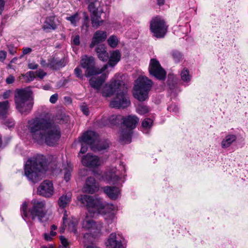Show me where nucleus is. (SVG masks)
<instances>
[{"label": "nucleus", "mask_w": 248, "mask_h": 248, "mask_svg": "<svg viewBox=\"0 0 248 248\" xmlns=\"http://www.w3.org/2000/svg\"><path fill=\"white\" fill-rule=\"evenodd\" d=\"M98 189V186L96 183L95 179L93 177H89L86 181L84 189L85 192L93 193Z\"/></svg>", "instance_id": "obj_22"}, {"label": "nucleus", "mask_w": 248, "mask_h": 248, "mask_svg": "<svg viewBox=\"0 0 248 248\" xmlns=\"http://www.w3.org/2000/svg\"><path fill=\"white\" fill-rule=\"evenodd\" d=\"M123 124L126 127L119 132L120 140L126 143L131 142L132 129L135 128L139 122V119L135 115H129L123 119Z\"/></svg>", "instance_id": "obj_10"}, {"label": "nucleus", "mask_w": 248, "mask_h": 248, "mask_svg": "<svg viewBox=\"0 0 248 248\" xmlns=\"http://www.w3.org/2000/svg\"><path fill=\"white\" fill-rule=\"evenodd\" d=\"M86 248H100L94 245H90L86 246Z\"/></svg>", "instance_id": "obj_59"}, {"label": "nucleus", "mask_w": 248, "mask_h": 248, "mask_svg": "<svg viewBox=\"0 0 248 248\" xmlns=\"http://www.w3.org/2000/svg\"><path fill=\"white\" fill-rule=\"evenodd\" d=\"M108 45L112 48H115L119 42V39L115 35L110 36L107 40Z\"/></svg>", "instance_id": "obj_35"}, {"label": "nucleus", "mask_w": 248, "mask_h": 248, "mask_svg": "<svg viewBox=\"0 0 248 248\" xmlns=\"http://www.w3.org/2000/svg\"><path fill=\"white\" fill-rule=\"evenodd\" d=\"M58 95L57 93H55L52 95L49 99V101L51 103L54 104L58 100Z\"/></svg>", "instance_id": "obj_47"}, {"label": "nucleus", "mask_w": 248, "mask_h": 248, "mask_svg": "<svg viewBox=\"0 0 248 248\" xmlns=\"http://www.w3.org/2000/svg\"><path fill=\"white\" fill-rule=\"evenodd\" d=\"M11 91L9 90H7V91H6L5 92H4L3 94H2V97L3 98V99H7L8 98L11 94Z\"/></svg>", "instance_id": "obj_48"}, {"label": "nucleus", "mask_w": 248, "mask_h": 248, "mask_svg": "<svg viewBox=\"0 0 248 248\" xmlns=\"http://www.w3.org/2000/svg\"><path fill=\"white\" fill-rule=\"evenodd\" d=\"M107 37V33L104 31H97L94 33L91 43L90 47L93 48L95 45L102 43L105 41Z\"/></svg>", "instance_id": "obj_20"}, {"label": "nucleus", "mask_w": 248, "mask_h": 248, "mask_svg": "<svg viewBox=\"0 0 248 248\" xmlns=\"http://www.w3.org/2000/svg\"><path fill=\"white\" fill-rule=\"evenodd\" d=\"M94 59L93 57L85 55L81 58L80 65L82 68L86 69L85 73L86 77L101 74L108 67V65L105 64L101 68H96L94 67Z\"/></svg>", "instance_id": "obj_11"}, {"label": "nucleus", "mask_w": 248, "mask_h": 248, "mask_svg": "<svg viewBox=\"0 0 248 248\" xmlns=\"http://www.w3.org/2000/svg\"><path fill=\"white\" fill-rule=\"evenodd\" d=\"M23 76L27 82L33 81L35 78V73L32 71L27 72Z\"/></svg>", "instance_id": "obj_39"}, {"label": "nucleus", "mask_w": 248, "mask_h": 248, "mask_svg": "<svg viewBox=\"0 0 248 248\" xmlns=\"http://www.w3.org/2000/svg\"><path fill=\"white\" fill-rule=\"evenodd\" d=\"M32 92L29 88L17 89L15 94V104L17 110L22 114L29 113L32 109L33 101Z\"/></svg>", "instance_id": "obj_7"}, {"label": "nucleus", "mask_w": 248, "mask_h": 248, "mask_svg": "<svg viewBox=\"0 0 248 248\" xmlns=\"http://www.w3.org/2000/svg\"><path fill=\"white\" fill-rule=\"evenodd\" d=\"M32 50L31 48L28 47H25L22 48V54L21 57L24 55L30 54L32 52Z\"/></svg>", "instance_id": "obj_45"}, {"label": "nucleus", "mask_w": 248, "mask_h": 248, "mask_svg": "<svg viewBox=\"0 0 248 248\" xmlns=\"http://www.w3.org/2000/svg\"><path fill=\"white\" fill-rule=\"evenodd\" d=\"M150 29L155 36L157 38H162L167 31V26L163 19L157 16L151 21Z\"/></svg>", "instance_id": "obj_14"}, {"label": "nucleus", "mask_w": 248, "mask_h": 248, "mask_svg": "<svg viewBox=\"0 0 248 248\" xmlns=\"http://www.w3.org/2000/svg\"><path fill=\"white\" fill-rule=\"evenodd\" d=\"M157 4L159 5H163L165 2V0H157Z\"/></svg>", "instance_id": "obj_60"}, {"label": "nucleus", "mask_w": 248, "mask_h": 248, "mask_svg": "<svg viewBox=\"0 0 248 248\" xmlns=\"http://www.w3.org/2000/svg\"><path fill=\"white\" fill-rule=\"evenodd\" d=\"M89 212L85 218L82 221V227L86 230H89L90 232L87 233L84 235V243H92L93 241V238L99 236L101 232L102 225L99 222H95L91 217L94 216L93 213L91 214Z\"/></svg>", "instance_id": "obj_8"}, {"label": "nucleus", "mask_w": 248, "mask_h": 248, "mask_svg": "<svg viewBox=\"0 0 248 248\" xmlns=\"http://www.w3.org/2000/svg\"><path fill=\"white\" fill-rule=\"evenodd\" d=\"M34 73H35L36 76L40 79H42L46 75V73L42 69L37 70Z\"/></svg>", "instance_id": "obj_42"}, {"label": "nucleus", "mask_w": 248, "mask_h": 248, "mask_svg": "<svg viewBox=\"0 0 248 248\" xmlns=\"http://www.w3.org/2000/svg\"><path fill=\"white\" fill-rule=\"evenodd\" d=\"M95 51L97 54L98 58L103 62H106L108 59V54L106 50L104 45H99L97 46Z\"/></svg>", "instance_id": "obj_25"}, {"label": "nucleus", "mask_w": 248, "mask_h": 248, "mask_svg": "<svg viewBox=\"0 0 248 248\" xmlns=\"http://www.w3.org/2000/svg\"><path fill=\"white\" fill-rule=\"evenodd\" d=\"M121 57V53L118 50L112 51L110 53L108 62L107 64L112 67L114 66L120 61Z\"/></svg>", "instance_id": "obj_26"}, {"label": "nucleus", "mask_w": 248, "mask_h": 248, "mask_svg": "<svg viewBox=\"0 0 248 248\" xmlns=\"http://www.w3.org/2000/svg\"><path fill=\"white\" fill-rule=\"evenodd\" d=\"M136 111L139 114L143 115L148 112L149 109L146 106L139 105L136 108Z\"/></svg>", "instance_id": "obj_38"}, {"label": "nucleus", "mask_w": 248, "mask_h": 248, "mask_svg": "<svg viewBox=\"0 0 248 248\" xmlns=\"http://www.w3.org/2000/svg\"><path fill=\"white\" fill-rule=\"evenodd\" d=\"M5 3L4 0H0V14H1L4 10Z\"/></svg>", "instance_id": "obj_56"}, {"label": "nucleus", "mask_w": 248, "mask_h": 248, "mask_svg": "<svg viewBox=\"0 0 248 248\" xmlns=\"http://www.w3.org/2000/svg\"><path fill=\"white\" fill-rule=\"evenodd\" d=\"M116 116L114 115H112L109 118L105 117L102 119L100 124L101 126H110L114 125L116 124Z\"/></svg>", "instance_id": "obj_29"}, {"label": "nucleus", "mask_w": 248, "mask_h": 248, "mask_svg": "<svg viewBox=\"0 0 248 248\" xmlns=\"http://www.w3.org/2000/svg\"><path fill=\"white\" fill-rule=\"evenodd\" d=\"M57 229V226L55 225H52L51 226V230L55 231Z\"/></svg>", "instance_id": "obj_62"}, {"label": "nucleus", "mask_w": 248, "mask_h": 248, "mask_svg": "<svg viewBox=\"0 0 248 248\" xmlns=\"http://www.w3.org/2000/svg\"><path fill=\"white\" fill-rule=\"evenodd\" d=\"M15 81V78L14 77L10 75L6 79V82L7 84H12Z\"/></svg>", "instance_id": "obj_52"}, {"label": "nucleus", "mask_w": 248, "mask_h": 248, "mask_svg": "<svg viewBox=\"0 0 248 248\" xmlns=\"http://www.w3.org/2000/svg\"><path fill=\"white\" fill-rule=\"evenodd\" d=\"M88 10L91 13L92 25L94 28H97L104 22L103 20L101 19V15L104 13L103 10L98 1L88 3Z\"/></svg>", "instance_id": "obj_13"}, {"label": "nucleus", "mask_w": 248, "mask_h": 248, "mask_svg": "<svg viewBox=\"0 0 248 248\" xmlns=\"http://www.w3.org/2000/svg\"><path fill=\"white\" fill-rule=\"evenodd\" d=\"M81 109L82 110V111L83 112V113L86 115H88L89 114V109H88V108L86 106H81Z\"/></svg>", "instance_id": "obj_53"}, {"label": "nucleus", "mask_w": 248, "mask_h": 248, "mask_svg": "<svg viewBox=\"0 0 248 248\" xmlns=\"http://www.w3.org/2000/svg\"><path fill=\"white\" fill-rule=\"evenodd\" d=\"M41 248H53L52 247H47L46 246H43Z\"/></svg>", "instance_id": "obj_64"}, {"label": "nucleus", "mask_w": 248, "mask_h": 248, "mask_svg": "<svg viewBox=\"0 0 248 248\" xmlns=\"http://www.w3.org/2000/svg\"><path fill=\"white\" fill-rule=\"evenodd\" d=\"M153 121L149 118L145 119L142 123V131L147 133V130L150 129L152 126Z\"/></svg>", "instance_id": "obj_33"}, {"label": "nucleus", "mask_w": 248, "mask_h": 248, "mask_svg": "<svg viewBox=\"0 0 248 248\" xmlns=\"http://www.w3.org/2000/svg\"><path fill=\"white\" fill-rule=\"evenodd\" d=\"M6 52L3 50L0 51V61L3 62L6 57Z\"/></svg>", "instance_id": "obj_50"}, {"label": "nucleus", "mask_w": 248, "mask_h": 248, "mask_svg": "<svg viewBox=\"0 0 248 248\" xmlns=\"http://www.w3.org/2000/svg\"><path fill=\"white\" fill-rule=\"evenodd\" d=\"M72 194L68 192L62 195L58 199V204L60 208L64 209L68 206L71 201Z\"/></svg>", "instance_id": "obj_24"}, {"label": "nucleus", "mask_w": 248, "mask_h": 248, "mask_svg": "<svg viewBox=\"0 0 248 248\" xmlns=\"http://www.w3.org/2000/svg\"><path fill=\"white\" fill-rule=\"evenodd\" d=\"M60 240L61 241V243L62 245L66 248H67L69 247V242L68 240L63 236H60Z\"/></svg>", "instance_id": "obj_43"}, {"label": "nucleus", "mask_w": 248, "mask_h": 248, "mask_svg": "<svg viewBox=\"0 0 248 248\" xmlns=\"http://www.w3.org/2000/svg\"><path fill=\"white\" fill-rule=\"evenodd\" d=\"M78 220L76 218L72 217L69 221L68 225V229L74 234H77V226L78 225Z\"/></svg>", "instance_id": "obj_31"}, {"label": "nucleus", "mask_w": 248, "mask_h": 248, "mask_svg": "<svg viewBox=\"0 0 248 248\" xmlns=\"http://www.w3.org/2000/svg\"><path fill=\"white\" fill-rule=\"evenodd\" d=\"M73 44L76 46H78L80 44L79 36L76 35L74 37L73 40Z\"/></svg>", "instance_id": "obj_54"}, {"label": "nucleus", "mask_w": 248, "mask_h": 248, "mask_svg": "<svg viewBox=\"0 0 248 248\" xmlns=\"http://www.w3.org/2000/svg\"><path fill=\"white\" fill-rule=\"evenodd\" d=\"M87 172V170L86 169H83L82 170H80V174L81 176H85L86 174V173Z\"/></svg>", "instance_id": "obj_58"}, {"label": "nucleus", "mask_w": 248, "mask_h": 248, "mask_svg": "<svg viewBox=\"0 0 248 248\" xmlns=\"http://www.w3.org/2000/svg\"><path fill=\"white\" fill-rule=\"evenodd\" d=\"M181 78L182 80L185 82H188L191 80V76L189 75L188 70L184 68L181 73Z\"/></svg>", "instance_id": "obj_34"}, {"label": "nucleus", "mask_w": 248, "mask_h": 248, "mask_svg": "<svg viewBox=\"0 0 248 248\" xmlns=\"http://www.w3.org/2000/svg\"><path fill=\"white\" fill-rule=\"evenodd\" d=\"M116 93V97L110 102V106L113 108H125L129 106L130 101L126 93V88L123 81V76L116 74L109 85H106L102 91L105 97L111 96Z\"/></svg>", "instance_id": "obj_2"}, {"label": "nucleus", "mask_w": 248, "mask_h": 248, "mask_svg": "<svg viewBox=\"0 0 248 248\" xmlns=\"http://www.w3.org/2000/svg\"><path fill=\"white\" fill-rule=\"evenodd\" d=\"M32 207L29 208L26 202L21 206V213L23 218L26 221L38 218L41 222L46 215V202L44 201L33 199L31 202Z\"/></svg>", "instance_id": "obj_5"}, {"label": "nucleus", "mask_w": 248, "mask_h": 248, "mask_svg": "<svg viewBox=\"0 0 248 248\" xmlns=\"http://www.w3.org/2000/svg\"><path fill=\"white\" fill-rule=\"evenodd\" d=\"M81 147L80 153L84 154L87 151V144L90 146L91 149L94 151L101 152L108 147V143L106 140H100L98 134L94 131H88L84 133L79 139Z\"/></svg>", "instance_id": "obj_6"}, {"label": "nucleus", "mask_w": 248, "mask_h": 248, "mask_svg": "<svg viewBox=\"0 0 248 248\" xmlns=\"http://www.w3.org/2000/svg\"><path fill=\"white\" fill-rule=\"evenodd\" d=\"M9 108V104L8 101L0 102V118H4Z\"/></svg>", "instance_id": "obj_30"}, {"label": "nucleus", "mask_w": 248, "mask_h": 248, "mask_svg": "<svg viewBox=\"0 0 248 248\" xmlns=\"http://www.w3.org/2000/svg\"><path fill=\"white\" fill-rule=\"evenodd\" d=\"M38 195L46 198H50L54 194V188L51 181L45 180L37 188Z\"/></svg>", "instance_id": "obj_16"}, {"label": "nucleus", "mask_w": 248, "mask_h": 248, "mask_svg": "<svg viewBox=\"0 0 248 248\" xmlns=\"http://www.w3.org/2000/svg\"><path fill=\"white\" fill-rule=\"evenodd\" d=\"M119 167V170L113 167L108 169L103 175L102 180L113 184H117L121 181L124 182V180L122 179L124 176L125 168L124 165H120Z\"/></svg>", "instance_id": "obj_12"}, {"label": "nucleus", "mask_w": 248, "mask_h": 248, "mask_svg": "<svg viewBox=\"0 0 248 248\" xmlns=\"http://www.w3.org/2000/svg\"><path fill=\"white\" fill-rule=\"evenodd\" d=\"M108 73H105L102 74L100 76H97V75H92L91 76L93 77L89 80L90 85L92 87L98 91L108 78Z\"/></svg>", "instance_id": "obj_19"}, {"label": "nucleus", "mask_w": 248, "mask_h": 248, "mask_svg": "<svg viewBox=\"0 0 248 248\" xmlns=\"http://www.w3.org/2000/svg\"><path fill=\"white\" fill-rule=\"evenodd\" d=\"M44 237L45 240L46 241H51L53 237L49 234V233H44Z\"/></svg>", "instance_id": "obj_55"}, {"label": "nucleus", "mask_w": 248, "mask_h": 248, "mask_svg": "<svg viewBox=\"0 0 248 248\" xmlns=\"http://www.w3.org/2000/svg\"><path fill=\"white\" fill-rule=\"evenodd\" d=\"M171 55L176 62H179L182 59V56L179 51L173 50L171 52Z\"/></svg>", "instance_id": "obj_40"}, {"label": "nucleus", "mask_w": 248, "mask_h": 248, "mask_svg": "<svg viewBox=\"0 0 248 248\" xmlns=\"http://www.w3.org/2000/svg\"><path fill=\"white\" fill-rule=\"evenodd\" d=\"M68 218V214H67V212L66 210H64V215H63V225L60 228V232L62 233L64 232L65 229V227H66V225H65V223H66V222L67 221V219Z\"/></svg>", "instance_id": "obj_41"}, {"label": "nucleus", "mask_w": 248, "mask_h": 248, "mask_svg": "<svg viewBox=\"0 0 248 248\" xmlns=\"http://www.w3.org/2000/svg\"><path fill=\"white\" fill-rule=\"evenodd\" d=\"M152 86V81L146 77H140L135 80L133 94L140 101H145Z\"/></svg>", "instance_id": "obj_9"}, {"label": "nucleus", "mask_w": 248, "mask_h": 248, "mask_svg": "<svg viewBox=\"0 0 248 248\" xmlns=\"http://www.w3.org/2000/svg\"><path fill=\"white\" fill-rule=\"evenodd\" d=\"M168 110L170 112H176L178 110V108L175 104H171L168 108Z\"/></svg>", "instance_id": "obj_44"}, {"label": "nucleus", "mask_w": 248, "mask_h": 248, "mask_svg": "<svg viewBox=\"0 0 248 248\" xmlns=\"http://www.w3.org/2000/svg\"><path fill=\"white\" fill-rule=\"evenodd\" d=\"M5 124L8 126L9 128H11L13 127L15 125V122L12 120H7L5 122Z\"/></svg>", "instance_id": "obj_49"}, {"label": "nucleus", "mask_w": 248, "mask_h": 248, "mask_svg": "<svg viewBox=\"0 0 248 248\" xmlns=\"http://www.w3.org/2000/svg\"><path fill=\"white\" fill-rule=\"evenodd\" d=\"M72 168L70 166H68V168L63 170L64 179L66 181H69L71 179V172L72 171Z\"/></svg>", "instance_id": "obj_37"}, {"label": "nucleus", "mask_w": 248, "mask_h": 248, "mask_svg": "<svg viewBox=\"0 0 248 248\" xmlns=\"http://www.w3.org/2000/svg\"><path fill=\"white\" fill-rule=\"evenodd\" d=\"M66 19L70 21L71 24L73 26L76 27L77 26V23L80 20V17L79 16L78 14L76 13L70 16L66 17Z\"/></svg>", "instance_id": "obj_32"}, {"label": "nucleus", "mask_w": 248, "mask_h": 248, "mask_svg": "<svg viewBox=\"0 0 248 248\" xmlns=\"http://www.w3.org/2000/svg\"><path fill=\"white\" fill-rule=\"evenodd\" d=\"M55 20V16H50L46 17L42 26L43 30L46 32L55 30L57 28V25Z\"/></svg>", "instance_id": "obj_21"}, {"label": "nucleus", "mask_w": 248, "mask_h": 248, "mask_svg": "<svg viewBox=\"0 0 248 248\" xmlns=\"http://www.w3.org/2000/svg\"><path fill=\"white\" fill-rule=\"evenodd\" d=\"M236 137L234 135H229L225 137L221 142V146L223 148H226L236 140Z\"/></svg>", "instance_id": "obj_28"}, {"label": "nucleus", "mask_w": 248, "mask_h": 248, "mask_svg": "<svg viewBox=\"0 0 248 248\" xmlns=\"http://www.w3.org/2000/svg\"><path fill=\"white\" fill-rule=\"evenodd\" d=\"M149 71L151 75L159 80H164L166 78L165 71L161 66L159 62L155 59L151 60Z\"/></svg>", "instance_id": "obj_15"}, {"label": "nucleus", "mask_w": 248, "mask_h": 248, "mask_svg": "<svg viewBox=\"0 0 248 248\" xmlns=\"http://www.w3.org/2000/svg\"><path fill=\"white\" fill-rule=\"evenodd\" d=\"M90 26V20L88 16H84L83 25L81 27V30L84 33H86L88 31V29Z\"/></svg>", "instance_id": "obj_36"}, {"label": "nucleus", "mask_w": 248, "mask_h": 248, "mask_svg": "<svg viewBox=\"0 0 248 248\" xmlns=\"http://www.w3.org/2000/svg\"><path fill=\"white\" fill-rule=\"evenodd\" d=\"M85 0L87 3H90L92 2H93V1H98V0Z\"/></svg>", "instance_id": "obj_63"}, {"label": "nucleus", "mask_w": 248, "mask_h": 248, "mask_svg": "<svg viewBox=\"0 0 248 248\" xmlns=\"http://www.w3.org/2000/svg\"><path fill=\"white\" fill-rule=\"evenodd\" d=\"M28 67L31 69H36L38 68V65L35 62H30L28 64Z\"/></svg>", "instance_id": "obj_51"}, {"label": "nucleus", "mask_w": 248, "mask_h": 248, "mask_svg": "<svg viewBox=\"0 0 248 248\" xmlns=\"http://www.w3.org/2000/svg\"><path fill=\"white\" fill-rule=\"evenodd\" d=\"M107 248H123L120 235L116 233H111L106 242Z\"/></svg>", "instance_id": "obj_18"}, {"label": "nucleus", "mask_w": 248, "mask_h": 248, "mask_svg": "<svg viewBox=\"0 0 248 248\" xmlns=\"http://www.w3.org/2000/svg\"><path fill=\"white\" fill-rule=\"evenodd\" d=\"M78 199L82 203L86 205L91 214H103L104 219L108 224H111L114 221L115 207L113 204L104 205L100 199L89 195H81Z\"/></svg>", "instance_id": "obj_3"}, {"label": "nucleus", "mask_w": 248, "mask_h": 248, "mask_svg": "<svg viewBox=\"0 0 248 248\" xmlns=\"http://www.w3.org/2000/svg\"><path fill=\"white\" fill-rule=\"evenodd\" d=\"M66 62L63 59L59 60L57 58H52L49 60L48 62V66L53 69H58L60 67H62L64 66Z\"/></svg>", "instance_id": "obj_27"}, {"label": "nucleus", "mask_w": 248, "mask_h": 248, "mask_svg": "<svg viewBox=\"0 0 248 248\" xmlns=\"http://www.w3.org/2000/svg\"><path fill=\"white\" fill-rule=\"evenodd\" d=\"M47 162L45 156L42 155L29 159L24 168L25 175L29 180L33 183L42 179L43 173L47 168Z\"/></svg>", "instance_id": "obj_4"}, {"label": "nucleus", "mask_w": 248, "mask_h": 248, "mask_svg": "<svg viewBox=\"0 0 248 248\" xmlns=\"http://www.w3.org/2000/svg\"><path fill=\"white\" fill-rule=\"evenodd\" d=\"M40 64L43 67H45L46 65H48V63L47 64L46 62V61L45 60L43 59H42L40 60Z\"/></svg>", "instance_id": "obj_57"}, {"label": "nucleus", "mask_w": 248, "mask_h": 248, "mask_svg": "<svg viewBox=\"0 0 248 248\" xmlns=\"http://www.w3.org/2000/svg\"><path fill=\"white\" fill-rule=\"evenodd\" d=\"M81 162L83 166L91 168L97 167L101 163V160L98 156L91 153L83 155L81 158Z\"/></svg>", "instance_id": "obj_17"}, {"label": "nucleus", "mask_w": 248, "mask_h": 248, "mask_svg": "<svg viewBox=\"0 0 248 248\" xmlns=\"http://www.w3.org/2000/svg\"><path fill=\"white\" fill-rule=\"evenodd\" d=\"M26 127L30 137L38 144L53 146L61 136L59 125L50 119H31L28 121Z\"/></svg>", "instance_id": "obj_1"}, {"label": "nucleus", "mask_w": 248, "mask_h": 248, "mask_svg": "<svg viewBox=\"0 0 248 248\" xmlns=\"http://www.w3.org/2000/svg\"><path fill=\"white\" fill-rule=\"evenodd\" d=\"M104 192L112 200H116L120 196V190L116 186H105L103 188Z\"/></svg>", "instance_id": "obj_23"}, {"label": "nucleus", "mask_w": 248, "mask_h": 248, "mask_svg": "<svg viewBox=\"0 0 248 248\" xmlns=\"http://www.w3.org/2000/svg\"><path fill=\"white\" fill-rule=\"evenodd\" d=\"M49 234L53 237L56 235V232H54V231L51 230Z\"/></svg>", "instance_id": "obj_61"}, {"label": "nucleus", "mask_w": 248, "mask_h": 248, "mask_svg": "<svg viewBox=\"0 0 248 248\" xmlns=\"http://www.w3.org/2000/svg\"><path fill=\"white\" fill-rule=\"evenodd\" d=\"M74 72L77 77L80 78H82V71L80 68L76 67L74 70Z\"/></svg>", "instance_id": "obj_46"}]
</instances>
